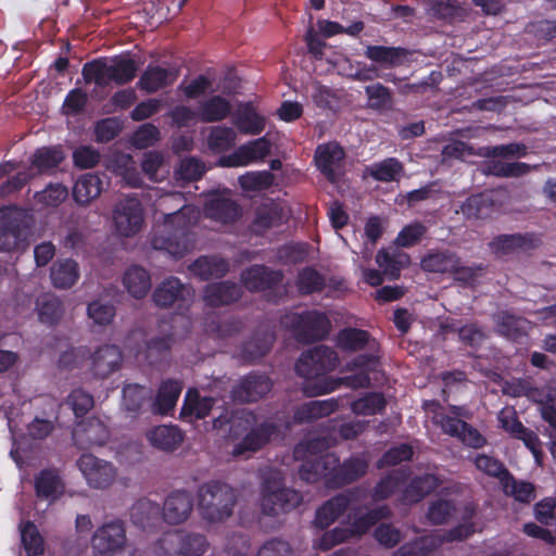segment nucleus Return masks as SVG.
<instances>
[{
	"label": "nucleus",
	"instance_id": "obj_1",
	"mask_svg": "<svg viewBox=\"0 0 556 556\" xmlns=\"http://www.w3.org/2000/svg\"><path fill=\"white\" fill-rule=\"evenodd\" d=\"M138 64L129 55H117L111 59L98 58L83 65L81 75L86 84L94 83L98 87H106L111 83L124 86L137 75Z\"/></svg>",
	"mask_w": 556,
	"mask_h": 556
},
{
	"label": "nucleus",
	"instance_id": "obj_2",
	"mask_svg": "<svg viewBox=\"0 0 556 556\" xmlns=\"http://www.w3.org/2000/svg\"><path fill=\"white\" fill-rule=\"evenodd\" d=\"M201 517L208 522H220L232 515L237 502L235 490L227 483L211 480L197 492Z\"/></svg>",
	"mask_w": 556,
	"mask_h": 556
},
{
	"label": "nucleus",
	"instance_id": "obj_3",
	"mask_svg": "<svg viewBox=\"0 0 556 556\" xmlns=\"http://www.w3.org/2000/svg\"><path fill=\"white\" fill-rule=\"evenodd\" d=\"M31 217L23 208L7 206L0 208V251L12 252L27 244Z\"/></svg>",
	"mask_w": 556,
	"mask_h": 556
},
{
	"label": "nucleus",
	"instance_id": "obj_4",
	"mask_svg": "<svg viewBox=\"0 0 556 556\" xmlns=\"http://www.w3.org/2000/svg\"><path fill=\"white\" fill-rule=\"evenodd\" d=\"M285 274L281 269H274L264 264H254L240 274V281L250 292H266L269 302L278 303L286 294L281 289Z\"/></svg>",
	"mask_w": 556,
	"mask_h": 556
},
{
	"label": "nucleus",
	"instance_id": "obj_5",
	"mask_svg": "<svg viewBox=\"0 0 556 556\" xmlns=\"http://www.w3.org/2000/svg\"><path fill=\"white\" fill-rule=\"evenodd\" d=\"M184 218L182 211L167 214L161 228L153 230L151 245L155 250L167 252L169 255L180 258L189 251L188 229L186 223L173 228Z\"/></svg>",
	"mask_w": 556,
	"mask_h": 556
},
{
	"label": "nucleus",
	"instance_id": "obj_6",
	"mask_svg": "<svg viewBox=\"0 0 556 556\" xmlns=\"http://www.w3.org/2000/svg\"><path fill=\"white\" fill-rule=\"evenodd\" d=\"M303 502L302 493L282 486L281 480L271 476L262 485L261 507L267 516H278L296 508Z\"/></svg>",
	"mask_w": 556,
	"mask_h": 556
},
{
	"label": "nucleus",
	"instance_id": "obj_7",
	"mask_svg": "<svg viewBox=\"0 0 556 556\" xmlns=\"http://www.w3.org/2000/svg\"><path fill=\"white\" fill-rule=\"evenodd\" d=\"M339 364L337 352L325 345H317L303 352L295 363V371L300 377L314 379L324 376Z\"/></svg>",
	"mask_w": 556,
	"mask_h": 556
},
{
	"label": "nucleus",
	"instance_id": "obj_8",
	"mask_svg": "<svg viewBox=\"0 0 556 556\" xmlns=\"http://www.w3.org/2000/svg\"><path fill=\"white\" fill-rule=\"evenodd\" d=\"M292 329L299 342L313 343L329 336L331 323L326 313L307 309L293 315Z\"/></svg>",
	"mask_w": 556,
	"mask_h": 556
},
{
	"label": "nucleus",
	"instance_id": "obj_9",
	"mask_svg": "<svg viewBox=\"0 0 556 556\" xmlns=\"http://www.w3.org/2000/svg\"><path fill=\"white\" fill-rule=\"evenodd\" d=\"M194 298V289L185 285L177 277H169L163 280L153 291L152 299L156 306L166 308L177 305L181 311H188Z\"/></svg>",
	"mask_w": 556,
	"mask_h": 556
},
{
	"label": "nucleus",
	"instance_id": "obj_10",
	"mask_svg": "<svg viewBox=\"0 0 556 556\" xmlns=\"http://www.w3.org/2000/svg\"><path fill=\"white\" fill-rule=\"evenodd\" d=\"M126 544L124 522L114 520L99 527L92 535L91 546L96 556H115Z\"/></svg>",
	"mask_w": 556,
	"mask_h": 556
},
{
	"label": "nucleus",
	"instance_id": "obj_11",
	"mask_svg": "<svg viewBox=\"0 0 556 556\" xmlns=\"http://www.w3.org/2000/svg\"><path fill=\"white\" fill-rule=\"evenodd\" d=\"M345 152L334 141L318 144L314 153V163L320 174L330 182L336 184L343 175Z\"/></svg>",
	"mask_w": 556,
	"mask_h": 556
},
{
	"label": "nucleus",
	"instance_id": "obj_12",
	"mask_svg": "<svg viewBox=\"0 0 556 556\" xmlns=\"http://www.w3.org/2000/svg\"><path fill=\"white\" fill-rule=\"evenodd\" d=\"M542 244L540 235L535 232H516L495 236L489 248L496 257H504L515 253H528Z\"/></svg>",
	"mask_w": 556,
	"mask_h": 556
},
{
	"label": "nucleus",
	"instance_id": "obj_13",
	"mask_svg": "<svg viewBox=\"0 0 556 556\" xmlns=\"http://www.w3.org/2000/svg\"><path fill=\"white\" fill-rule=\"evenodd\" d=\"M116 231L123 237H131L140 231L143 224V208L135 197L121 200L113 212Z\"/></svg>",
	"mask_w": 556,
	"mask_h": 556
},
{
	"label": "nucleus",
	"instance_id": "obj_14",
	"mask_svg": "<svg viewBox=\"0 0 556 556\" xmlns=\"http://www.w3.org/2000/svg\"><path fill=\"white\" fill-rule=\"evenodd\" d=\"M77 466L88 484L94 489H105L114 481L116 470L114 466L92 454H83Z\"/></svg>",
	"mask_w": 556,
	"mask_h": 556
},
{
	"label": "nucleus",
	"instance_id": "obj_15",
	"mask_svg": "<svg viewBox=\"0 0 556 556\" xmlns=\"http://www.w3.org/2000/svg\"><path fill=\"white\" fill-rule=\"evenodd\" d=\"M271 150V142L265 136L251 140L238 147L231 154L222 156L223 167L248 166L258 160H264Z\"/></svg>",
	"mask_w": 556,
	"mask_h": 556
},
{
	"label": "nucleus",
	"instance_id": "obj_16",
	"mask_svg": "<svg viewBox=\"0 0 556 556\" xmlns=\"http://www.w3.org/2000/svg\"><path fill=\"white\" fill-rule=\"evenodd\" d=\"M368 460L365 456H351L340 463L337 456V464L333 466L327 488L340 489L363 478L368 470Z\"/></svg>",
	"mask_w": 556,
	"mask_h": 556
},
{
	"label": "nucleus",
	"instance_id": "obj_17",
	"mask_svg": "<svg viewBox=\"0 0 556 556\" xmlns=\"http://www.w3.org/2000/svg\"><path fill=\"white\" fill-rule=\"evenodd\" d=\"M193 510V496L187 490L170 492L161 509L163 520L172 526H178L187 521Z\"/></svg>",
	"mask_w": 556,
	"mask_h": 556
},
{
	"label": "nucleus",
	"instance_id": "obj_18",
	"mask_svg": "<svg viewBox=\"0 0 556 556\" xmlns=\"http://www.w3.org/2000/svg\"><path fill=\"white\" fill-rule=\"evenodd\" d=\"M355 492L349 490L330 497L315 513L313 525L319 530H325L337 521L355 501Z\"/></svg>",
	"mask_w": 556,
	"mask_h": 556
},
{
	"label": "nucleus",
	"instance_id": "obj_19",
	"mask_svg": "<svg viewBox=\"0 0 556 556\" xmlns=\"http://www.w3.org/2000/svg\"><path fill=\"white\" fill-rule=\"evenodd\" d=\"M271 387V381L266 375L251 372L233 387L232 399L241 403L256 402L266 395Z\"/></svg>",
	"mask_w": 556,
	"mask_h": 556
},
{
	"label": "nucleus",
	"instance_id": "obj_20",
	"mask_svg": "<svg viewBox=\"0 0 556 556\" xmlns=\"http://www.w3.org/2000/svg\"><path fill=\"white\" fill-rule=\"evenodd\" d=\"M242 295V288L238 283L224 280L206 285L202 298L206 306L217 308L238 302Z\"/></svg>",
	"mask_w": 556,
	"mask_h": 556
},
{
	"label": "nucleus",
	"instance_id": "obj_21",
	"mask_svg": "<svg viewBox=\"0 0 556 556\" xmlns=\"http://www.w3.org/2000/svg\"><path fill=\"white\" fill-rule=\"evenodd\" d=\"M336 464L337 455L334 453L327 452L324 455L305 457L299 469L300 479L307 483H315L324 479L327 486V481Z\"/></svg>",
	"mask_w": 556,
	"mask_h": 556
},
{
	"label": "nucleus",
	"instance_id": "obj_22",
	"mask_svg": "<svg viewBox=\"0 0 556 556\" xmlns=\"http://www.w3.org/2000/svg\"><path fill=\"white\" fill-rule=\"evenodd\" d=\"M391 509L387 505H381L366 513L361 514V507L353 508L349 515L350 530L354 538H361L366 534L374 526L383 519L390 518Z\"/></svg>",
	"mask_w": 556,
	"mask_h": 556
},
{
	"label": "nucleus",
	"instance_id": "obj_23",
	"mask_svg": "<svg viewBox=\"0 0 556 556\" xmlns=\"http://www.w3.org/2000/svg\"><path fill=\"white\" fill-rule=\"evenodd\" d=\"M232 123L240 134L257 136L266 127V117L256 111L253 102L249 101L238 106Z\"/></svg>",
	"mask_w": 556,
	"mask_h": 556
},
{
	"label": "nucleus",
	"instance_id": "obj_24",
	"mask_svg": "<svg viewBox=\"0 0 556 556\" xmlns=\"http://www.w3.org/2000/svg\"><path fill=\"white\" fill-rule=\"evenodd\" d=\"M278 432V427L274 422H262L252 428L242 440L233 447L235 457L242 456L247 452H256L266 445L271 437Z\"/></svg>",
	"mask_w": 556,
	"mask_h": 556
},
{
	"label": "nucleus",
	"instance_id": "obj_25",
	"mask_svg": "<svg viewBox=\"0 0 556 556\" xmlns=\"http://www.w3.org/2000/svg\"><path fill=\"white\" fill-rule=\"evenodd\" d=\"M495 332L513 342H520L528 334L529 321L508 311H501L493 316Z\"/></svg>",
	"mask_w": 556,
	"mask_h": 556
},
{
	"label": "nucleus",
	"instance_id": "obj_26",
	"mask_svg": "<svg viewBox=\"0 0 556 556\" xmlns=\"http://www.w3.org/2000/svg\"><path fill=\"white\" fill-rule=\"evenodd\" d=\"M123 356L115 344H104L91 355V370L96 377L104 379L119 368Z\"/></svg>",
	"mask_w": 556,
	"mask_h": 556
},
{
	"label": "nucleus",
	"instance_id": "obj_27",
	"mask_svg": "<svg viewBox=\"0 0 556 556\" xmlns=\"http://www.w3.org/2000/svg\"><path fill=\"white\" fill-rule=\"evenodd\" d=\"M110 433L106 426L97 418L89 419L79 425L73 432L75 444L80 448L102 446L109 440Z\"/></svg>",
	"mask_w": 556,
	"mask_h": 556
},
{
	"label": "nucleus",
	"instance_id": "obj_28",
	"mask_svg": "<svg viewBox=\"0 0 556 556\" xmlns=\"http://www.w3.org/2000/svg\"><path fill=\"white\" fill-rule=\"evenodd\" d=\"M162 543H169L178 547L177 553L184 556H202L210 546L204 534L193 532H176L162 540Z\"/></svg>",
	"mask_w": 556,
	"mask_h": 556
},
{
	"label": "nucleus",
	"instance_id": "obj_29",
	"mask_svg": "<svg viewBox=\"0 0 556 556\" xmlns=\"http://www.w3.org/2000/svg\"><path fill=\"white\" fill-rule=\"evenodd\" d=\"M66 154L62 146H43L37 148L30 156V167L38 174H52L65 161Z\"/></svg>",
	"mask_w": 556,
	"mask_h": 556
},
{
	"label": "nucleus",
	"instance_id": "obj_30",
	"mask_svg": "<svg viewBox=\"0 0 556 556\" xmlns=\"http://www.w3.org/2000/svg\"><path fill=\"white\" fill-rule=\"evenodd\" d=\"M275 340L274 331L257 328L251 338L243 343L241 349L242 358L249 363L263 358L271 350Z\"/></svg>",
	"mask_w": 556,
	"mask_h": 556
},
{
	"label": "nucleus",
	"instance_id": "obj_31",
	"mask_svg": "<svg viewBox=\"0 0 556 556\" xmlns=\"http://www.w3.org/2000/svg\"><path fill=\"white\" fill-rule=\"evenodd\" d=\"M215 400L212 396H202L198 389H189L185 395L180 409L181 420L192 422L210 415Z\"/></svg>",
	"mask_w": 556,
	"mask_h": 556
},
{
	"label": "nucleus",
	"instance_id": "obj_32",
	"mask_svg": "<svg viewBox=\"0 0 556 556\" xmlns=\"http://www.w3.org/2000/svg\"><path fill=\"white\" fill-rule=\"evenodd\" d=\"M340 407L339 399L315 400L299 406L293 420L296 424H308L323 417H327Z\"/></svg>",
	"mask_w": 556,
	"mask_h": 556
},
{
	"label": "nucleus",
	"instance_id": "obj_33",
	"mask_svg": "<svg viewBox=\"0 0 556 556\" xmlns=\"http://www.w3.org/2000/svg\"><path fill=\"white\" fill-rule=\"evenodd\" d=\"M376 263L389 280H396L401 270L410 264L407 253L396 249H381L376 255Z\"/></svg>",
	"mask_w": 556,
	"mask_h": 556
},
{
	"label": "nucleus",
	"instance_id": "obj_34",
	"mask_svg": "<svg viewBox=\"0 0 556 556\" xmlns=\"http://www.w3.org/2000/svg\"><path fill=\"white\" fill-rule=\"evenodd\" d=\"M229 268L228 260L217 255H202L189 266L190 271L201 280L223 278Z\"/></svg>",
	"mask_w": 556,
	"mask_h": 556
},
{
	"label": "nucleus",
	"instance_id": "obj_35",
	"mask_svg": "<svg viewBox=\"0 0 556 556\" xmlns=\"http://www.w3.org/2000/svg\"><path fill=\"white\" fill-rule=\"evenodd\" d=\"M364 55L386 67H396L404 63L410 51L403 47L368 46Z\"/></svg>",
	"mask_w": 556,
	"mask_h": 556
},
{
	"label": "nucleus",
	"instance_id": "obj_36",
	"mask_svg": "<svg viewBox=\"0 0 556 556\" xmlns=\"http://www.w3.org/2000/svg\"><path fill=\"white\" fill-rule=\"evenodd\" d=\"M160 517V505L146 497L138 500L130 508L131 522L142 530L155 527Z\"/></svg>",
	"mask_w": 556,
	"mask_h": 556
},
{
	"label": "nucleus",
	"instance_id": "obj_37",
	"mask_svg": "<svg viewBox=\"0 0 556 556\" xmlns=\"http://www.w3.org/2000/svg\"><path fill=\"white\" fill-rule=\"evenodd\" d=\"M173 73L159 65L149 64L140 76L137 86L147 93H154L173 84Z\"/></svg>",
	"mask_w": 556,
	"mask_h": 556
},
{
	"label": "nucleus",
	"instance_id": "obj_38",
	"mask_svg": "<svg viewBox=\"0 0 556 556\" xmlns=\"http://www.w3.org/2000/svg\"><path fill=\"white\" fill-rule=\"evenodd\" d=\"M441 481L435 475L424 473L410 480L403 492V501L409 504L419 503L440 486Z\"/></svg>",
	"mask_w": 556,
	"mask_h": 556
},
{
	"label": "nucleus",
	"instance_id": "obj_39",
	"mask_svg": "<svg viewBox=\"0 0 556 556\" xmlns=\"http://www.w3.org/2000/svg\"><path fill=\"white\" fill-rule=\"evenodd\" d=\"M78 263L72 258L56 261L50 269L52 285L58 289H70L79 279Z\"/></svg>",
	"mask_w": 556,
	"mask_h": 556
},
{
	"label": "nucleus",
	"instance_id": "obj_40",
	"mask_svg": "<svg viewBox=\"0 0 556 556\" xmlns=\"http://www.w3.org/2000/svg\"><path fill=\"white\" fill-rule=\"evenodd\" d=\"M457 262V254L450 250H430L422 256L420 266L428 273L446 274L456 268Z\"/></svg>",
	"mask_w": 556,
	"mask_h": 556
},
{
	"label": "nucleus",
	"instance_id": "obj_41",
	"mask_svg": "<svg viewBox=\"0 0 556 556\" xmlns=\"http://www.w3.org/2000/svg\"><path fill=\"white\" fill-rule=\"evenodd\" d=\"M181 390L182 383L178 380L162 381L153 403V410L161 415H167L176 406Z\"/></svg>",
	"mask_w": 556,
	"mask_h": 556
},
{
	"label": "nucleus",
	"instance_id": "obj_42",
	"mask_svg": "<svg viewBox=\"0 0 556 556\" xmlns=\"http://www.w3.org/2000/svg\"><path fill=\"white\" fill-rule=\"evenodd\" d=\"M35 492L41 500H56L62 493L64 485L54 469H42L35 478Z\"/></svg>",
	"mask_w": 556,
	"mask_h": 556
},
{
	"label": "nucleus",
	"instance_id": "obj_43",
	"mask_svg": "<svg viewBox=\"0 0 556 556\" xmlns=\"http://www.w3.org/2000/svg\"><path fill=\"white\" fill-rule=\"evenodd\" d=\"M231 103L222 96H212L205 101L200 102L198 109V118L202 123L220 122L231 113Z\"/></svg>",
	"mask_w": 556,
	"mask_h": 556
},
{
	"label": "nucleus",
	"instance_id": "obj_44",
	"mask_svg": "<svg viewBox=\"0 0 556 556\" xmlns=\"http://www.w3.org/2000/svg\"><path fill=\"white\" fill-rule=\"evenodd\" d=\"M150 443L162 451L173 452L184 441V435L176 426H157L148 433Z\"/></svg>",
	"mask_w": 556,
	"mask_h": 556
},
{
	"label": "nucleus",
	"instance_id": "obj_45",
	"mask_svg": "<svg viewBox=\"0 0 556 556\" xmlns=\"http://www.w3.org/2000/svg\"><path fill=\"white\" fill-rule=\"evenodd\" d=\"M404 165L396 157H387L380 162H375L366 168L368 175L376 181L393 182L400 181L404 175Z\"/></svg>",
	"mask_w": 556,
	"mask_h": 556
},
{
	"label": "nucleus",
	"instance_id": "obj_46",
	"mask_svg": "<svg viewBox=\"0 0 556 556\" xmlns=\"http://www.w3.org/2000/svg\"><path fill=\"white\" fill-rule=\"evenodd\" d=\"M102 191V180L97 174L81 175L73 187V198L81 205L89 204L98 198Z\"/></svg>",
	"mask_w": 556,
	"mask_h": 556
},
{
	"label": "nucleus",
	"instance_id": "obj_47",
	"mask_svg": "<svg viewBox=\"0 0 556 556\" xmlns=\"http://www.w3.org/2000/svg\"><path fill=\"white\" fill-rule=\"evenodd\" d=\"M123 283L135 299H143L151 289V277L141 266L129 267L123 277Z\"/></svg>",
	"mask_w": 556,
	"mask_h": 556
},
{
	"label": "nucleus",
	"instance_id": "obj_48",
	"mask_svg": "<svg viewBox=\"0 0 556 556\" xmlns=\"http://www.w3.org/2000/svg\"><path fill=\"white\" fill-rule=\"evenodd\" d=\"M206 215L223 224L235 223L241 216L239 204L227 198L212 200L206 205Z\"/></svg>",
	"mask_w": 556,
	"mask_h": 556
},
{
	"label": "nucleus",
	"instance_id": "obj_49",
	"mask_svg": "<svg viewBox=\"0 0 556 556\" xmlns=\"http://www.w3.org/2000/svg\"><path fill=\"white\" fill-rule=\"evenodd\" d=\"M295 286L301 295H311L324 291L327 280L317 269L306 266L298 273Z\"/></svg>",
	"mask_w": 556,
	"mask_h": 556
},
{
	"label": "nucleus",
	"instance_id": "obj_50",
	"mask_svg": "<svg viewBox=\"0 0 556 556\" xmlns=\"http://www.w3.org/2000/svg\"><path fill=\"white\" fill-rule=\"evenodd\" d=\"M427 14L437 21L453 23L463 16V8L454 0H427Z\"/></svg>",
	"mask_w": 556,
	"mask_h": 556
},
{
	"label": "nucleus",
	"instance_id": "obj_51",
	"mask_svg": "<svg viewBox=\"0 0 556 556\" xmlns=\"http://www.w3.org/2000/svg\"><path fill=\"white\" fill-rule=\"evenodd\" d=\"M39 320L46 325H56L64 314L62 301L53 294H45L37 302Z\"/></svg>",
	"mask_w": 556,
	"mask_h": 556
},
{
	"label": "nucleus",
	"instance_id": "obj_52",
	"mask_svg": "<svg viewBox=\"0 0 556 556\" xmlns=\"http://www.w3.org/2000/svg\"><path fill=\"white\" fill-rule=\"evenodd\" d=\"M460 211L468 219H483L492 213L493 201L483 193L472 194L462 204Z\"/></svg>",
	"mask_w": 556,
	"mask_h": 556
},
{
	"label": "nucleus",
	"instance_id": "obj_53",
	"mask_svg": "<svg viewBox=\"0 0 556 556\" xmlns=\"http://www.w3.org/2000/svg\"><path fill=\"white\" fill-rule=\"evenodd\" d=\"M386 406L387 400L382 393L369 392L363 397L353 401L351 409L356 415L372 416L382 413Z\"/></svg>",
	"mask_w": 556,
	"mask_h": 556
},
{
	"label": "nucleus",
	"instance_id": "obj_54",
	"mask_svg": "<svg viewBox=\"0 0 556 556\" xmlns=\"http://www.w3.org/2000/svg\"><path fill=\"white\" fill-rule=\"evenodd\" d=\"M175 341L174 333L157 336L146 342V358L150 365L161 362L172 350Z\"/></svg>",
	"mask_w": 556,
	"mask_h": 556
},
{
	"label": "nucleus",
	"instance_id": "obj_55",
	"mask_svg": "<svg viewBox=\"0 0 556 556\" xmlns=\"http://www.w3.org/2000/svg\"><path fill=\"white\" fill-rule=\"evenodd\" d=\"M369 341L368 331L358 328H344L338 333V345L344 351L356 352L363 350Z\"/></svg>",
	"mask_w": 556,
	"mask_h": 556
},
{
	"label": "nucleus",
	"instance_id": "obj_56",
	"mask_svg": "<svg viewBox=\"0 0 556 556\" xmlns=\"http://www.w3.org/2000/svg\"><path fill=\"white\" fill-rule=\"evenodd\" d=\"M236 141V132L227 126L213 127L207 137V147L214 153H222L231 149Z\"/></svg>",
	"mask_w": 556,
	"mask_h": 556
},
{
	"label": "nucleus",
	"instance_id": "obj_57",
	"mask_svg": "<svg viewBox=\"0 0 556 556\" xmlns=\"http://www.w3.org/2000/svg\"><path fill=\"white\" fill-rule=\"evenodd\" d=\"M455 513L456 505L454 501L438 498L430 503L426 516L431 525L440 526L447 523Z\"/></svg>",
	"mask_w": 556,
	"mask_h": 556
},
{
	"label": "nucleus",
	"instance_id": "obj_58",
	"mask_svg": "<svg viewBox=\"0 0 556 556\" xmlns=\"http://www.w3.org/2000/svg\"><path fill=\"white\" fill-rule=\"evenodd\" d=\"M21 540L27 556L43 554L45 542L38 528L31 521H27L21 529Z\"/></svg>",
	"mask_w": 556,
	"mask_h": 556
},
{
	"label": "nucleus",
	"instance_id": "obj_59",
	"mask_svg": "<svg viewBox=\"0 0 556 556\" xmlns=\"http://www.w3.org/2000/svg\"><path fill=\"white\" fill-rule=\"evenodd\" d=\"M275 175L269 170L249 172L239 178V184L247 191H263L275 185Z\"/></svg>",
	"mask_w": 556,
	"mask_h": 556
},
{
	"label": "nucleus",
	"instance_id": "obj_60",
	"mask_svg": "<svg viewBox=\"0 0 556 556\" xmlns=\"http://www.w3.org/2000/svg\"><path fill=\"white\" fill-rule=\"evenodd\" d=\"M405 480L406 475L403 471H392L388 473L375 485L372 490V498L375 501L389 498Z\"/></svg>",
	"mask_w": 556,
	"mask_h": 556
},
{
	"label": "nucleus",
	"instance_id": "obj_61",
	"mask_svg": "<svg viewBox=\"0 0 556 556\" xmlns=\"http://www.w3.org/2000/svg\"><path fill=\"white\" fill-rule=\"evenodd\" d=\"M503 492L520 503H530L534 498V488L531 483L517 481L511 473L501 483Z\"/></svg>",
	"mask_w": 556,
	"mask_h": 556
},
{
	"label": "nucleus",
	"instance_id": "obj_62",
	"mask_svg": "<svg viewBox=\"0 0 556 556\" xmlns=\"http://www.w3.org/2000/svg\"><path fill=\"white\" fill-rule=\"evenodd\" d=\"M473 464L483 473L497 478L500 483L510 473L500 459L486 454H478L473 459Z\"/></svg>",
	"mask_w": 556,
	"mask_h": 556
},
{
	"label": "nucleus",
	"instance_id": "obj_63",
	"mask_svg": "<svg viewBox=\"0 0 556 556\" xmlns=\"http://www.w3.org/2000/svg\"><path fill=\"white\" fill-rule=\"evenodd\" d=\"M414 456V450L412 445L407 443H401L399 445L390 447L386 451L377 462L378 468L392 467L401 464L402 462H408Z\"/></svg>",
	"mask_w": 556,
	"mask_h": 556
},
{
	"label": "nucleus",
	"instance_id": "obj_64",
	"mask_svg": "<svg viewBox=\"0 0 556 556\" xmlns=\"http://www.w3.org/2000/svg\"><path fill=\"white\" fill-rule=\"evenodd\" d=\"M437 548L435 540L429 536H420L412 542L403 544L393 556H428Z\"/></svg>",
	"mask_w": 556,
	"mask_h": 556
}]
</instances>
